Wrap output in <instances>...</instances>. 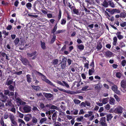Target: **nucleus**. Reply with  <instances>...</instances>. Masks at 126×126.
<instances>
[{"label":"nucleus","instance_id":"8","mask_svg":"<svg viewBox=\"0 0 126 126\" xmlns=\"http://www.w3.org/2000/svg\"><path fill=\"white\" fill-rule=\"evenodd\" d=\"M57 88L60 91H63L67 93H69L72 94H76L75 92H72V91H67L64 89H62V88L59 87H57Z\"/></svg>","mask_w":126,"mask_h":126},{"label":"nucleus","instance_id":"56","mask_svg":"<svg viewBox=\"0 0 126 126\" xmlns=\"http://www.w3.org/2000/svg\"><path fill=\"white\" fill-rule=\"evenodd\" d=\"M86 104V105L87 106L90 107H91L90 103L87 101H85Z\"/></svg>","mask_w":126,"mask_h":126},{"label":"nucleus","instance_id":"52","mask_svg":"<svg viewBox=\"0 0 126 126\" xmlns=\"http://www.w3.org/2000/svg\"><path fill=\"white\" fill-rule=\"evenodd\" d=\"M10 92L8 90H5L4 91V94L6 95H8Z\"/></svg>","mask_w":126,"mask_h":126},{"label":"nucleus","instance_id":"26","mask_svg":"<svg viewBox=\"0 0 126 126\" xmlns=\"http://www.w3.org/2000/svg\"><path fill=\"white\" fill-rule=\"evenodd\" d=\"M115 101L113 98H110V104L114 105L115 103Z\"/></svg>","mask_w":126,"mask_h":126},{"label":"nucleus","instance_id":"6","mask_svg":"<svg viewBox=\"0 0 126 126\" xmlns=\"http://www.w3.org/2000/svg\"><path fill=\"white\" fill-rule=\"evenodd\" d=\"M112 89L115 93L119 94H120V91L118 90V87L115 85L112 86L111 87Z\"/></svg>","mask_w":126,"mask_h":126},{"label":"nucleus","instance_id":"40","mask_svg":"<svg viewBox=\"0 0 126 126\" xmlns=\"http://www.w3.org/2000/svg\"><path fill=\"white\" fill-rule=\"evenodd\" d=\"M73 101L75 104H79L81 102V101H80L76 99H75Z\"/></svg>","mask_w":126,"mask_h":126},{"label":"nucleus","instance_id":"45","mask_svg":"<svg viewBox=\"0 0 126 126\" xmlns=\"http://www.w3.org/2000/svg\"><path fill=\"white\" fill-rule=\"evenodd\" d=\"M56 39V36L55 35H53V38H52L51 42L52 43H53L55 41Z\"/></svg>","mask_w":126,"mask_h":126},{"label":"nucleus","instance_id":"1","mask_svg":"<svg viewBox=\"0 0 126 126\" xmlns=\"http://www.w3.org/2000/svg\"><path fill=\"white\" fill-rule=\"evenodd\" d=\"M41 78L43 81H45L47 83L55 87V85L53 84L49 80L47 79L46 77L44 75H42V76H41Z\"/></svg>","mask_w":126,"mask_h":126},{"label":"nucleus","instance_id":"61","mask_svg":"<svg viewBox=\"0 0 126 126\" xmlns=\"http://www.w3.org/2000/svg\"><path fill=\"white\" fill-rule=\"evenodd\" d=\"M2 33L6 36L8 35L9 34V32H6V31L5 30H3L2 31Z\"/></svg>","mask_w":126,"mask_h":126},{"label":"nucleus","instance_id":"15","mask_svg":"<svg viewBox=\"0 0 126 126\" xmlns=\"http://www.w3.org/2000/svg\"><path fill=\"white\" fill-rule=\"evenodd\" d=\"M57 111H56L54 112L52 115V120L54 121H55L57 118Z\"/></svg>","mask_w":126,"mask_h":126},{"label":"nucleus","instance_id":"32","mask_svg":"<svg viewBox=\"0 0 126 126\" xmlns=\"http://www.w3.org/2000/svg\"><path fill=\"white\" fill-rule=\"evenodd\" d=\"M57 28V24H56V25H55L54 28L52 30V33H53V34H54V32L56 31V30Z\"/></svg>","mask_w":126,"mask_h":126},{"label":"nucleus","instance_id":"9","mask_svg":"<svg viewBox=\"0 0 126 126\" xmlns=\"http://www.w3.org/2000/svg\"><path fill=\"white\" fill-rule=\"evenodd\" d=\"M100 122L102 126H107V124L106 123L105 117H102L100 118Z\"/></svg>","mask_w":126,"mask_h":126},{"label":"nucleus","instance_id":"37","mask_svg":"<svg viewBox=\"0 0 126 126\" xmlns=\"http://www.w3.org/2000/svg\"><path fill=\"white\" fill-rule=\"evenodd\" d=\"M18 121L19 123L22 124L23 125H25L24 122L22 120L19 118L18 119Z\"/></svg>","mask_w":126,"mask_h":126},{"label":"nucleus","instance_id":"22","mask_svg":"<svg viewBox=\"0 0 126 126\" xmlns=\"http://www.w3.org/2000/svg\"><path fill=\"white\" fill-rule=\"evenodd\" d=\"M84 61H85V62L86 63H84V67H86V68L87 69L88 68V63H89V61L87 60H86V59H85L84 60L83 62H84Z\"/></svg>","mask_w":126,"mask_h":126},{"label":"nucleus","instance_id":"62","mask_svg":"<svg viewBox=\"0 0 126 126\" xmlns=\"http://www.w3.org/2000/svg\"><path fill=\"white\" fill-rule=\"evenodd\" d=\"M32 109L35 112L38 111H39L37 108L36 107H33Z\"/></svg>","mask_w":126,"mask_h":126},{"label":"nucleus","instance_id":"13","mask_svg":"<svg viewBox=\"0 0 126 126\" xmlns=\"http://www.w3.org/2000/svg\"><path fill=\"white\" fill-rule=\"evenodd\" d=\"M109 98V97L103 98L102 100V102L103 104L105 105L107 104L108 102Z\"/></svg>","mask_w":126,"mask_h":126},{"label":"nucleus","instance_id":"3","mask_svg":"<svg viewBox=\"0 0 126 126\" xmlns=\"http://www.w3.org/2000/svg\"><path fill=\"white\" fill-rule=\"evenodd\" d=\"M124 109L120 106L116 108L114 110V112L115 113L118 114L121 113L123 112Z\"/></svg>","mask_w":126,"mask_h":126},{"label":"nucleus","instance_id":"51","mask_svg":"<svg viewBox=\"0 0 126 126\" xmlns=\"http://www.w3.org/2000/svg\"><path fill=\"white\" fill-rule=\"evenodd\" d=\"M79 106H80L82 107H85L86 104L85 102H82L80 104H79Z\"/></svg>","mask_w":126,"mask_h":126},{"label":"nucleus","instance_id":"49","mask_svg":"<svg viewBox=\"0 0 126 126\" xmlns=\"http://www.w3.org/2000/svg\"><path fill=\"white\" fill-rule=\"evenodd\" d=\"M66 20L65 19H62L61 20V24L62 25H64L66 23Z\"/></svg>","mask_w":126,"mask_h":126},{"label":"nucleus","instance_id":"14","mask_svg":"<svg viewBox=\"0 0 126 126\" xmlns=\"http://www.w3.org/2000/svg\"><path fill=\"white\" fill-rule=\"evenodd\" d=\"M43 94L45 97L47 98H51L53 96V94L50 93H44Z\"/></svg>","mask_w":126,"mask_h":126},{"label":"nucleus","instance_id":"36","mask_svg":"<svg viewBox=\"0 0 126 126\" xmlns=\"http://www.w3.org/2000/svg\"><path fill=\"white\" fill-rule=\"evenodd\" d=\"M19 42V40L18 38H17L14 41L15 45H17Z\"/></svg>","mask_w":126,"mask_h":126},{"label":"nucleus","instance_id":"10","mask_svg":"<svg viewBox=\"0 0 126 126\" xmlns=\"http://www.w3.org/2000/svg\"><path fill=\"white\" fill-rule=\"evenodd\" d=\"M21 61L25 65H28L29 66H31V65L29 64V62L27 59L24 58H22L21 59Z\"/></svg>","mask_w":126,"mask_h":126},{"label":"nucleus","instance_id":"46","mask_svg":"<svg viewBox=\"0 0 126 126\" xmlns=\"http://www.w3.org/2000/svg\"><path fill=\"white\" fill-rule=\"evenodd\" d=\"M120 25L122 27H124L126 26V22H123L120 24Z\"/></svg>","mask_w":126,"mask_h":126},{"label":"nucleus","instance_id":"55","mask_svg":"<svg viewBox=\"0 0 126 126\" xmlns=\"http://www.w3.org/2000/svg\"><path fill=\"white\" fill-rule=\"evenodd\" d=\"M12 108L10 110V111H12V112H13L14 113H16V110L15 108H14V107L13 106L12 107Z\"/></svg>","mask_w":126,"mask_h":126},{"label":"nucleus","instance_id":"16","mask_svg":"<svg viewBox=\"0 0 126 126\" xmlns=\"http://www.w3.org/2000/svg\"><path fill=\"white\" fill-rule=\"evenodd\" d=\"M9 117L11 121L15 120V116L13 114L10 113L9 115Z\"/></svg>","mask_w":126,"mask_h":126},{"label":"nucleus","instance_id":"38","mask_svg":"<svg viewBox=\"0 0 126 126\" xmlns=\"http://www.w3.org/2000/svg\"><path fill=\"white\" fill-rule=\"evenodd\" d=\"M12 100L10 99L8 100L7 101V103L8 105L11 107H12L13 106V105L11 102Z\"/></svg>","mask_w":126,"mask_h":126},{"label":"nucleus","instance_id":"58","mask_svg":"<svg viewBox=\"0 0 126 126\" xmlns=\"http://www.w3.org/2000/svg\"><path fill=\"white\" fill-rule=\"evenodd\" d=\"M96 105L99 106H102L103 104L101 102H97L96 103Z\"/></svg>","mask_w":126,"mask_h":126},{"label":"nucleus","instance_id":"34","mask_svg":"<svg viewBox=\"0 0 126 126\" xmlns=\"http://www.w3.org/2000/svg\"><path fill=\"white\" fill-rule=\"evenodd\" d=\"M94 69L93 68L92 69H90L89 71V74L90 75H92L93 72H94Z\"/></svg>","mask_w":126,"mask_h":126},{"label":"nucleus","instance_id":"41","mask_svg":"<svg viewBox=\"0 0 126 126\" xmlns=\"http://www.w3.org/2000/svg\"><path fill=\"white\" fill-rule=\"evenodd\" d=\"M34 72L35 73V74L39 75V76H41H41H42V75H43L42 74V73H40L38 72H37L36 70H34Z\"/></svg>","mask_w":126,"mask_h":126},{"label":"nucleus","instance_id":"31","mask_svg":"<svg viewBox=\"0 0 126 126\" xmlns=\"http://www.w3.org/2000/svg\"><path fill=\"white\" fill-rule=\"evenodd\" d=\"M116 75V77L119 79L122 76L121 73L119 72H117Z\"/></svg>","mask_w":126,"mask_h":126},{"label":"nucleus","instance_id":"59","mask_svg":"<svg viewBox=\"0 0 126 126\" xmlns=\"http://www.w3.org/2000/svg\"><path fill=\"white\" fill-rule=\"evenodd\" d=\"M8 98V97L7 96H4V97L3 98V99H2V101L3 102H5L7 99Z\"/></svg>","mask_w":126,"mask_h":126},{"label":"nucleus","instance_id":"18","mask_svg":"<svg viewBox=\"0 0 126 126\" xmlns=\"http://www.w3.org/2000/svg\"><path fill=\"white\" fill-rule=\"evenodd\" d=\"M31 77V75L29 74L26 75L27 80L29 83L31 81L32 78Z\"/></svg>","mask_w":126,"mask_h":126},{"label":"nucleus","instance_id":"50","mask_svg":"<svg viewBox=\"0 0 126 126\" xmlns=\"http://www.w3.org/2000/svg\"><path fill=\"white\" fill-rule=\"evenodd\" d=\"M83 118V116H81L80 117H79L78 118H77V120L78 122H79L81 121L82 120Z\"/></svg>","mask_w":126,"mask_h":126},{"label":"nucleus","instance_id":"4","mask_svg":"<svg viewBox=\"0 0 126 126\" xmlns=\"http://www.w3.org/2000/svg\"><path fill=\"white\" fill-rule=\"evenodd\" d=\"M23 110L24 113H29L31 111V108L29 106L26 105L23 107Z\"/></svg>","mask_w":126,"mask_h":126},{"label":"nucleus","instance_id":"30","mask_svg":"<svg viewBox=\"0 0 126 126\" xmlns=\"http://www.w3.org/2000/svg\"><path fill=\"white\" fill-rule=\"evenodd\" d=\"M120 17L122 18H124L126 16V13L125 12L121 13H120Z\"/></svg>","mask_w":126,"mask_h":126},{"label":"nucleus","instance_id":"42","mask_svg":"<svg viewBox=\"0 0 126 126\" xmlns=\"http://www.w3.org/2000/svg\"><path fill=\"white\" fill-rule=\"evenodd\" d=\"M32 87L34 89L36 90H39L40 88V87L38 86H32Z\"/></svg>","mask_w":126,"mask_h":126},{"label":"nucleus","instance_id":"33","mask_svg":"<svg viewBox=\"0 0 126 126\" xmlns=\"http://www.w3.org/2000/svg\"><path fill=\"white\" fill-rule=\"evenodd\" d=\"M12 126H18L15 120L11 121Z\"/></svg>","mask_w":126,"mask_h":126},{"label":"nucleus","instance_id":"24","mask_svg":"<svg viewBox=\"0 0 126 126\" xmlns=\"http://www.w3.org/2000/svg\"><path fill=\"white\" fill-rule=\"evenodd\" d=\"M27 8L29 10H30L32 7V4L30 2H28L26 4Z\"/></svg>","mask_w":126,"mask_h":126},{"label":"nucleus","instance_id":"2","mask_svg":"<svg viewBox=\"0 0 126 126\" xmlns=\"http://www.w3.org/2000/svg\"><path fill=\"white\" fill-rule=\"evenodd\" d=\"M121 86L122 88H123V90L122 91L124 93L126 92V80H122L120 83Z\"/></svg>","mask_w":126,"mask_h":126},{"label":"nucleus","instance_id":"44","mask_svg":"<svg viewBox=\"0 0 126 126\" xmlns=\"http://www.w3.org/2000/svg\"><path fill=\"white\" fill-rule=\"evenodd\" d=\"M13 82V81L11 80H8V79L7 80L6 84L7 85H9L11 84Z\"/></svg>","mask_w":126,"mask_h":126},{"label":"nucleus","instance_id":"48","mask_svg":"<svg viewBox=\"0 0 126 126\" xmlns=\"http://www.w3.org/2000/svg\"><path fill=\"white\" fill-rule=\"evenodd\" d=\"M66 63H62L61 64V66L62 69H64L65 67Z\"/></svg>","mask_w":126,"mask_h":126},{"label":"nucleus","instance_id":"11","mask_svg":"<svg viewBox=\"0 0 126 126\" xmlns=\"http://www.w3.org/2000/svg\"><path fill=\"white\" fill-rule=\"evenodd\" d=\"M113 53L109 51H107L105 52V55L107 57H111Z\"/></svg>","mask_w":126,"mask_h":126},{"label":"nucleus","instance_id":"43","mask_svg":"<svg viewBox=\"0 0 126 126\" xmlns=\"http://www.w3.org/2000/svg\"><path fill=\"white\" fill-rule=\"evenodd\" d=\"M104 107L106 110H108L110 108V106L109 104H107L104 106Z\"/></svg>","mask_w":126,"mask_h":126},{"label":"nucleus","instance_id":"19","mask_svg":"<svg viewBox=\"0 0 126 126\" xmlns=\"http://www.w3.org/2000/svg\"><path fill=\"white\" fill-rule=\"evenodd\" d=\"M106 115L107 118V121H109L113 117L112 114H107Z\"/></svg>","mask_w":126,"mask_h":126},{"label":"nucleus","instance_id":"35","mask_svg":"<svg viewBox=\"0 0 126 126\" xmlns=\"http://www.w3.org/2000/svg\"><path fill=\"white\" fill-rule=\"evenodd\" d=\"M0 123L2 126H7L6 124L4 123V121L2 118L1 119L0 121Z\"/></svg>","mask_w":126,"mask_h":126},{"label":"nucleus","instance_id":"21","mask_svg":"<svg viewBox=\"0 0 126 126\" xmlns=\"http://www.w3.org/2000/svg\"><path fill=\"white\" fill-rule=\"evenodd\" d=\"M36 53V52L35 51L34 52H33L32 53H27V55L28 57H31L35 55Z\"/></svg>","mask_w":126,"mask_h":126},{"label":"nucleus","instance_id":"5","mask_svg":"<svg viewBox=\"0 0 126 126\" xmlns=\"http://www.w3.org/2000/svg\"><path fill=\"white\" fill-rule=\"evenodd\" d=\"M38 122L37 119L35 117H33L32 118V121L31 122L29 123V124L31 126H33L36 124Z\"/></svg>","mask_w":126,"mask_h":126},{"label":"nucleus","instance_id":"23","mask_svg":"<svg viewBox=\"0 0 126 126\" xmlns=\"http://www.w3.org/2000/svg\"><path fill=\"white\" fill-rule=\"evenodd\" d=\"M109 3L110 6L112 8H114L115 7V5L114 3L111 1H109Z\"/></svg>","mask_w":126,"mask_h":126},{"label":"nucleus","instance_id":"39","mask_svg":"<svg viewBox=\"0 0 126 126\" xmlns=\"http://www.w3.org/2000/svg\"><path fill=\"white\" fill-rule=\"evenodd\" d=\"M119 46L121 48L125 46V44L123 42H120L119 43Z\"/></svg>","mask_w":126,"mask_h":126},{"label":"nucleus","instance_id":"54","mask_svg":"<svg viewBox=\"0 0 126 126\" xmlns=\"http://www.w3.org/2000/svg\"><path fill=\"white\" fill-rule=\"evenodd\" d=\"M50 109H56L57 110L58 109V108L57 107L54 105H51V106Z\"/></svg>","mask_w":126,"mask_h":126},{"label":"nucleus","instance_id":"53","mask_svg":"<svg viewBox=\"0 0 126 126\" xmlns=\"http://www.w3.org/2000/svg\"><path fill=\"white\" fill-rule=\"evenodd\" d=\"M100 115L101 117H103L105 115H107V113L105 112H101L99 114Z\"/></svg>","mask_w":126,"mask_h":126},{"label":"nucleus","instance_id":"29","mask_svg":"<svg viewBox=\"0 0 126 126\" xmlns=\"http://www.w3.org/2000/svg\"><path fill=\"white\" fill-rule=\"evenodd\" d=\"M73 11L74 13L76 14L77 15H79L80 14L79 12V10L78 9H76L75 8L73 9Z\"/></svg>","mask_w":126,"mask_h":126},{"label":"nucleus","instance_id":"12","mask_svg":"<svg viewBox=\"0 0 126 126\" xmlns=\"http://www.w3.org/2000/svg\"><path fill=\"white\" fill-rule=\"evenodd\" d=\"M120 11L118 9H111V14L113 15L114 13H120Z\"/></svg>","mask_w":126,"mask_h":126},{"label":"nucleus","instance_id":"47","mask_svg":"<svg viewBox=\"0 0 126 126\" xmlns=\"http://www.w3.org/2000/svg\"><path fill=\"white\" fill-rule=\"evenodd\" d=\"M58 60L57 59H55L53 60V64L54 65L57 64L58 63Z\"/></svg>","mask_w":126,"mask_h":126},{"label":"nucleus","instance_id":"60","mask_svg":"<svg viewBox=\"0 0 126 126\" xmlns=\"http://www.w3.org/2000/svg\"><path fill=\"white\" fill-rule=\"evenodd\" d=\"M9 89L11 91H14V89L13 86L12 85L10 86L9 87Z\"/></svg>","mask_w":126,"mask_h":126},{"label":"nucleus","instance_id":"28","mask_svg":"<svg viewBox=\"0 0 126 126\" xmlns=\"http://www.w3.org/2000/svg\"><path fill=\"white\" fill-rule=\"evenodd\" d=\"M17 115L18 117L22 118L23 117L24 114L18 111H17Z\"/></svg>","mask_w":126,"mask_h":126},{"label":"nucleus","instance_id":"57","mask_svg":"<svg viewBox=\"0 0 126 126\" xmlns=\"http://www.w3.org/2000/svg\"><path fill=\"white\" fill-rule=\"evenodd\" d=\"M74 111L73 114L75 115H77L78 114V110L76 109H74Z\"/></svg>","mask_w":126,"mask_h":126},{"label":"nucleus","instance_id":"17","mask_svg":"<svg viewBox=\"0 0 126 126\" xmlns=\"http://www.w3.org/2000/svg\"><path fill=\"white\" fill-rule=\"evenodd\" d=\"M47 120V119L46 117L41 118L40 120L39 123L41 124H42L46 121Z\"/></svg>","mask_w":126,"mask_h":126},{"label":"nucleus","instance_id":"63","mask_svg":"<svg viewBox=\"0 0 126 126\" xmlns=\"http://www.w3.org/2000/svg\"><path fill=\"white\" fill-rule=\"evenodd\" d=\"M67 60V59L65 57L63 58L62 60V63H66Z\"/></svg>","mask_w":126,"mask_h":126},{"label":"nucleus","instance_id":"7","mask_svg":"<svg viewBox=\"0 0 126 126\" xmlns=\"http://www.w3.org/2000/svg\"><path fill=\"white\" fill-rule=\"evenodd\" d=\"M94 89L97 91H99L102 88V86L100 83L95 84L94 86Z\"/></svg>","mask_w":126,"mask_h":126},{"label":"nucleus","instance_id":"25","mask_svg":"<svg viewBox=\"0 0 126 126\" xmlns=\"http://www.w3.org/2000/svg\"><path fill=\"white\" fill-rule=\"evenodd\" d=\"M102 5L105 7H107L108 6V3L105 0L102 3Z\"/></svg>","mask_w":126,"mask_h":126},{"label":"nucleus","instance_id":"20","mask_svg":"<svg viewBox=\"0 0 126 126\" xmlns=\"http://www.w3.org/2000/svg\"><path fill=\"white\" fill-rule=\"evenodd\" d=\"M42 48L43 49H46V47L45 46V44L44 42H42L41 41L40 42Z\"/></svg>","mask_w":126,"mask_h":126},{"label":"nucleus","instance_id":"64","mask_svg":"<svg viewBox=\"0 0 126 126\" xmlns=\"http://www.w3.org/2000/svg\"><path fill=\"white\" fill-rule=\"evenodd\" d=\"M126 64V61L125 60H124L122 61V64L123 66H125Z\"/></svg>","mask_w":126,"mask_h":126},{"label":"nucleus","instance_id":"27","mask_svg":"<svg viewBox=\"0 0 126 126\" xmlns=\"http://www.w3.org/2000/svg\"><path fill=\"white\" fill-rule=\"evenodd\" d=\"M77 47L80 50H83L84 48V46L83 45L81 44L79 45H77Z\"/></svg>","mask_w":126,"mask_h":126}]
</instances>
